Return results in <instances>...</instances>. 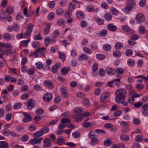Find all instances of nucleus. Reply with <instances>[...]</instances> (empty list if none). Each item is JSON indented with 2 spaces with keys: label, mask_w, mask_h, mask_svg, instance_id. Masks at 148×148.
Instances as JSON below:
<instances>
[{
  "label": "nucleus",
  "mask_w": 148,
  "mask_h": 148,
  "mask_svg": "<svg viewBox=\"0 0 148 148\" xmlns=\"http://www.w3.org/2000/svg\"><path fill=\"white\" fill-rule=\"evenodd\" d=\"M127 91L124 89L121 88L117 90L115 92V101L116 103L120 104L123 103L125 99Z\"/></svg>",
  "instance_id": "f257e3e1"
},
{
  "label": "nucleus",
  "mask_w": 148,
  "mask_h": 148,
  "mask_svg": "<svg viewBox=\"0 0 148 148\" xmlns=\"http://www.w3.org/2000/svg\"><path fill=\"white\" fill-rule=\"evenodd\" d=\"M89 115L90 113L89 112H87L79 114L78 115H75L74 116L75 119V122H81L83 116L87 117L89 116Z\"/></svg>",
  "instance_id": "f03ea898"
},
{
  "label": "nucleus",
  "mask_w": 148,
  "mask_h": 148,
  "mask_svg": "<svg viewBox=\"0 0 148 148\" xmlns=\"http://www.w3.org/2000/svg\"><path fill=\"white\" fill-rule=\"evenodd\" d=\"M110 96L109 92H105L101 95L100 97V101L101 102H106L107 98H109Z\"/></svg>",
  "instance_id": "7ed1b4c3"
},
{
  "label": "nucleus",
  "mask_w": 148,
  "mask_h": 148,
  "mask_svg": "<svg viewBox=\"0 0 148 148\" xmlns=\"http://www.w3.org/2000/svg\"><path fill=\"white\" fill-rule=\"evenodd\" d=\"M45 49L44 47H41L39 48L36 49L35 51L34 52H31L30 53L29 56L30 57L34 56L35 57H38L39 56V54L38 53V52H40V53H42V52L41 51L42 50H45Z\"/></svg>",
  "instance_id": "20e7f679"
},
{
  "label": "nucleus",
  "mask_w": 148,
  "mask_h": 148,
  "mask_svg": "<svg viewBox=\"0 0 148 148\" xmlns=\"http://www.w3.org/2000/svg\"><path fill=\"white\" fill-rule=\"evenodd\" d=\"M43 148H51V141L48 138L45 139L43 140Z\"/></svg>",
  "instance_id": "39448f33"
},
{
  "label": "nucleus",
  "mask_w": 148,
  "mask_h": 148,
  "mask_svg": "<svg viewBox=\"0 0 148 148\" xmlns=\"http://www.w3.org/2000/svg\"><path fill=\"white\" fill-rule=\"evenodd\" d=\"M24 117L22 119V121L25 123H27L31 121L32 118L31 115L26 112L23 113Z\"/></svg>",
  "instance_id": "423d86ee"
},
{
  "label": "nucleus",
  "mask_w": 148,
  "mask_h": 148,
  "mask_svg": "<svg viewBox=\"0 0 148 148\" xmlns=\"http://www.w3.org/2000/svg\"><path fill=\"white\" fill-rule=\"evenodd\" d=\"M61 67V64L59 62H57L53 65L51 69L52 72L53 73H56L59 69Z\"/></svg>",
  "instance_id": "0eeeda50"
},
{
  "label": "nucleus",
  "mask_w": 148,
  "mask_h": 148,
  "mask_svg": "<svg viewBox=\"0 0 148 148\" xmlns=\"http://www.w3.org/2000/svg\"><path fill=\"white\" fill-rule=\"evenodd\" d=\"M76 3H79L78 1L72 0V1L70 2L68 5V8L69 10H72L74 9L76 7Z\"/></svg>",
  "instance_id": "6e6552de"
},
{
  "label": "nucleus",
  "mask_w": 148,
  "mask_h": 148,
  "mask_svg": "<svg viewBox=\"0 0 148 148\" xmlns=\"http://www.w3.org/2000/svg\"><path fill=\"white\" fill-rule=\"evenodd\" d=\"M136 19L138 22L143 23L145 21V18L144 14L142 13L138 14L136 16Z\"/></svg>",
  "instance_id": "1a4fd4ad"
},
{
  "label": "nucleus",
  "mask_w": 148,
  "mask_h": 148,
  "mask_svg": "<svg viewBox=\"0 0 148 148\" xmlns=\"http://www.w3.org/2000/svg\"><path fill=\"white\" fill-rule=\"evenodd\" d=\"M60 90L61 92V95L62 97L64 98H67L69 97V95L67 92L66 88L64 86H63L61 88Z\"/></svg>",
  "instance_id": "9d476101"
},
{
  "label": "nucleus",
  "mask_w": 148,
  "mask_h": 148,
  "mask_svg": "<svg viewBox=\"0 0 148 148\" xmlns=\"http://www.w3.org/2000/svg\"><path fill=\"white\" fill-rule=\"evenodd\" d=\"M8 31L9 32H11L13 30H14L15 32H17L19 30V26L16 24H15L13 26L10 25L9 26Z\"/></svg>",
  "instance_id": "9b49d317"
},
{
  "label": "nucleus",
  "mask_w": 148,
  "mask_h": 148,
  "mask_svg": "<svg viewBox=\"0 0 148 148\" xmlns=\"http://www.w3.org/2000/svg\"><path fill=\"white\" fill-rule=\"evenodd\" d=\"M44 84L45 86H47L48 88L49 89L53 88L54 87L53 83L50 80L45 81Z\"/></svg>",
  "instance_id": "f8f14e48"
},
{
  "label": "nucleus",
  "mask_w": 148,
  "mask_h": 148,
  "mask_svg": "<svg viewBox=\"0 0 148 148\" xmlns=\"http://www.w3.org/2000/svg\"><path fill=\"white\" fill-rule=\"evenodd\" d=\"M52 98V95L50 93H47L43 97V99L45 102H49L51 100Z\"/></svg>",
  "instance_id": "ddd939ff"
},
{
  "label": "nucleus",
  "mask_w": 148,
  "mask_h": 148,
  "mask_svg": "<svg viewBox=\"0 0 148 148\" xmlns=\"http://www.w3.org/2000/svg\"><path fill=\"white\" fill-rule=\"evenodd\" d=\"M35 103H34L33 100L32 99H29L27 102V107L28 109L32 110L34 107Z\"/></svg>",
  "instance_id": "4468645a"
},
{
  "label": "nucleus",
  "mask_w": 148,
  "mask_h": 148,
  "mask_svg": "<svg viewBox=\"0 0 148 148\" xmlns=\"http://www.w3.org/2000/svg\"><path fill=\"white\" fill-rule=\"evenodd\" d=\"M122 30L125 32H129L130 34H132L134 33V31L132 29H131L130 27L127 25H123L121 27Z\"/></svg>",
  "instance_id": "2eb2a0df"
},
{
  "label": "nucleus",
  "mask_w": 148,
  "mask_h": 148,
  "mask_svg": "<svg viewBox=\"0 0 148 148\" xmlns=\"http://www.w3.org/2000/svg\"><path fill=\"white\" fill-rule=\"evenodd\" d=\"M70 70L69 67H64L62 68L60 71L61 74L62 75H65L67 74Z\"/></svg>",
  "instance_id": "dca6fc26"
},
{
  "label": "nucleus",
  "mask_w": 148,
  "mask_h": 148,
  "mask_svg": "<svg viewBox=\"0 0 148 148\" xmlns=\"http://www.w3.org/2000/svg\"><path fill=\"white\" fill-rule=\"evenodd\" d=\"M77 17L81 19H83L85 18V15L84 13L81 11H77L76 14Z\"/></svg>",
  "instance_id": "f3484780"
},
{
  "label": "nucleus",
  "mask_w": 148,
  "mask_h": 148,
  "mask_svg": "<svg viewBox=\"0 0 148 148\" xmlns=\"http://www.w3.org/2000/svg\"><path fill=\"white\" fill-rule=\"evenodd\" d=\"M107 28L109 30L112 32H115L117 29L116 27L112 24H108L107 26Z\"/></svg>",
  "instance_id": "a211bd4d"
},
{
  "label": "nucleus",
  "mask_w": 148,
  "mask_h": 148,
  "mask_svg": "<svg viewBox=\"0 0 148 148\" xmlns=\"http://www.w3.org/2000/svg\"><path fill=\"white\" fill-rule=\"evenodd\" d=\"M83 111V109L81 107H76L73 110V112L76 114V115H78Z\"/></svg>",
  "instance_id": "6ab92c4d"
},
{
  "label": "nucleus",
  "mask_w": 148,
  "mask_h": 148,
  "mask_svg": "<svg viewBox=\"0 0 148 148\" xmlns=\"http://www.w3.org/2000/svg\"><path fill=\"white\" fill-rule=\"evenodd\" d=\"M50 26L49 23H47L46 26L44 29L43 33L45 35L48 34L50 31Z\"/></svg>",
  "instance_id": "aec40b11"
},
{
  "label": "nucleus",
  "mask_w": 148,
  "mask_h": 148,
  "mask_svg": "<svg viewBox=\"0 0 148 148\" xmlns=\"http://www.w3.org/2000/svg\"><path fill=\"white\" fill-rule=\"evenodd\" d=\"M106 73L109 75H114L116 72L115 70L112 68H107L106 69Z\"/></svg>",
  "instance_id": "412c9836"
},
{
  "label": "nucleus",
  "mask_w": 148,
  "mask_h": 148,
  "mask_svg": "<svg viewBox=\"0 0 148 148\" xmlns=\"http://www.w3.org/2000/svg\"><path fill=\"white\" fill-rule=\"evenodd\" d=\"M30 41V39H28L25 40H23L21 42L20 46V47H27L28 46V43Z\"/></svg>",
  "instance_id": "4be33fe9"
},
{
  "label": "nucleus",
  "mask_w": 148,
  "mask_h": 148,
  "mask_svg": "<svg viewBox=\"0 0 148 148\" xmlns=\"http://www.w3.org/2000/svg\"><path fill=\"white\" fill-rule=\"evenodd\" d=\"M126 88L129 91V95H131L132 94L135 93V91L132 89V87L131 85L129 84L127 85Z\"/></svg>",
  "instance_id": "5701e85b"
},
{
  "label": "nucleus",
  "mask_w": 148,
  "mask_h": 148,
  "mask_svg": "<svg viewBox=\"0 0 148 148\" xmlns=\"http://www.w3.org/2000/svg\"><path fill=\"white\" fill-rule=\"evenodd\" d=\"M43 135V132H42V131L40 129L39 131L35 132L33 134L34 136L36 138L40 137Z\"/></svg>",
  "instance_id": "b1692460"
},
{
  "label": "nucleus",
  "mask_w": 148,
  "mask_h": 148,
  "mask_svg": "<svg viewBox=\"0 0 148 148\" xmlns=\"http://www.w3.org/2000/svg\"><path fill=\"white\" fill-rule=\"evenodd\" d=\"M126 5L132 8L133 9L135 5V3L132 0H127Z\"/></svg>",
  "instance_id": "393cba45"
},
{
  "label": "nucleus",
  "mask_w": 148,
  "mask_h": 148,
  "mask_svg": "<svg viewBox=\"0 0 148 148\" xmlns=\"http://www.w3.org/2000/svg\"><path fill=\"white\" fill-rule=\"evenodd\" d=\"M114 85H115L117 88L120 87L121 84L120 79L117 78L114 79L113 80Z\"/></svg>",
  "instance_id": "a878e982"
},
{
  "label": "nucleus",
  "mask_w": 148,
  "mask_h": 148,
  "mask_svg": "<svg viewBox=\"0 0 148 148\" xmlns=\"http://www.w3.org/2000/svg\"><path fill=\"white\" fill-rule=\"evenodd\" d=\"M104 18L106 20L110 21L112 20V17L110 13H107L105 14Z\"/></svg>",
  "instance_id": "bb28decb"
},
{
  "label": "nucleus",
  "mask_w": 148,
  "mask_h": 148,
  "mask_svg": "<svg viewBox=\"0 0 148 148\" xmlns=\"http://www.w3.org/2000/svg\"><path fill=\"white\" fill-rule=\"evenodd\" d=\"M91 140L90 143L92 146H94L98 144L99 142L98 139L95 138L90 139Z\"/></svg>",
  "instance_id": "cd10ccee"
},
{
  "label": "nucleus",
  "mask_w": 148,
  "mask_h": 148,
  "mask_svg": "<svg viewBox=\"0 0 148 148\" xmlns=\"http://www.w3.org/2000/svg\"><path fill=\"white\" fill-rule=\"evenodd\" d=\"M132 9V8L130 7L127 5H126V6L123 9H122V10L126 14H129L130 13V12L131 11Z\"/></svg>",
  "instance_id": "c85d7f7f"
},
{
  "label": "nucleus",
  "mask_w": 148,
  "mask_h": 148,
  "mask_svg": "<svg viewBox=\"0 0 148 148\" xmlns=\"http://www.w3.org/2000/svg\"><path fill=\"white\" fill-rule=\"evenodd\" d=\"M111 12L113 15L117 16L119 13V11L114 8H112L111 9Z\"/></svg>",
  "instance_id": "c756f323"
},
{
  "label": "nucleus",
  "mask_w": 148,
  "mask_h": 148,
  "mask_svg": "<svg viewBox=\"0 0 148 148\" xmlns=\"http://www.w3.org/2000/svg\"><path fill=\"white\" fill-rule=\"evenodd\" d=\"M103 48L104 51H108L111 50V47L110 45L108 44H106L103 45Z\"/></svg>",
  "instance_id": "7c9ffc66"
},
{
  "label": "nucleus",
  "mask_w": 148,
  "mask_h": 148,
  "mask_svg": "<svg viewBox=\"0 0 148 148\" xmlns=\"http://www.w3.org/2000/svg\"><path fill=\"white\" fill-rule=\"evenodd\" d=\"M121 52L119 50H116L113 52V56L116 58H119L121 55Z\"/></svg>",
  "instance_id": "2f4dec72"
},
{
  "label": "nucleus",
  "mask_w": 148,
  "mask_h": 148,
  "mask_svg": "<svg viewBox=\"0 0 148 148\" xmlns=\"http://www.w3.org/2000/svg\"><path fill=\"white\" fill-rule=\"evenodd\" d=\"M0 147L1 148H8V143L5 141L0 142Z\"/></svg>",
  "instance_id": "473e14b6"
},
{
  "label": "nucleus",
  "mask_w": 148,
  "mask_h": 148,
  "mask_svg": "<svg viewBox=\"0 0 148 148\" xmlns=\"http://www.w3.org/2000/svg\"><path fill=\"white\" fill-rule=\"evenodd\" d=\"M123 45V44L121 42H117L115 45V48L116 49L118 50L122 48Z\"/></svg>",
  "instance_id": "72a5a7b5"
},
{
  "label": "nucleus",
  "mask_w": 148,
  "mask_h": 148,
  "mask_svg": "<svg viewBox=\"0 0 148 148\" xmlns=\"http://www.w3.org/2000/svg\"><path fill=\"white\" fill-rule=\"evenodd\" d=\"M127 64L130 66H133L135 65V62L133 59H130L127 60Z\"/></svg>",
  "instance_id": "f704fd0d"
},
{
  "label": "nucleus",
  "mask_w": 148,
  "mask_h": 148,
  "mask_svg": "<svg viewBox=\"0 0 148 148\" xmlns=\"http://www.w3.org/2000/svg\"><path fill=\"white\" fill-rule=\"evenodd\" d=\"M7 12L9 14H11L13 13L14 9L11 6H9L7 8Z\"/></svg>",
  "instance_id": "c9c22d12"
},
{
  "label": "nucleus",
  "mask_w": 148,
  "mask_h": 148,
  "mask_svg": "<svg viewBox=\"0 0 148 148\" xmlns=\"http://www.w3.org/2000/svg\"><path fill=\"white\" fill-rule=\"evenodd\" d=\"M3 37V39L7 41L9 40L11 38L10 35L8 33H5L4 34Z\"/></svg>",
  "instance_id": "e433bc0d"
},
{
  "label": "nucleus",
  "mask_w": 148,
  "mask_h": 148,
  "mask_svg": "<svg viewBox=\"0 0 148 148\" xmlns=\"http://www.w3.org/2000/svg\"><path fill=\"white\" fill-rule=\"evenodd\" d=\"M65 143L64 139L63 138H60L57 140V143L59 145H62Z\"/></svg>",
  "instance_id": "4c0bfd02"
},
{
  "label": "nucleus",
  "mask_w": 148,
  "mask_h": 148,
  "mask_svg": "<svg viewBox=\"0 0 148 148\" xmlns=\"http://www.w3.org/2000/svg\"><path fill=\"white\" fill-rule=\"evenodd\" d=\"M70 10H66L65 12V16L67 18L71 17L72 15V12Z\"/></svg>",
  "instance_id": "58836bf2"
},
{
  "label": "nucleus",
  "mask_w": 148,
  "mask_h": 148,
  "mask_svg": "<svg viewBox=\"0 0 148 148\" xmlns=\"http://www.w3.org/2000/svg\"><path fill=\"white\" fill-rule=\"evenodd\" d=\"M45 44L46 45L48 46L51 42V40L49 37H46L44 39Z\"/></svg>",
  "instance_id": "ea45409f"
},
{
  "label": "nucleus",
  "mask_w": 148,
  "mask_h": 148,
  "mask_svg": "<svg viewBox=\"0 0 148 148\" xmlns=\"http://www.w3.org/2000/svg\"><path fill=\"white\" fill-rule=\"evenodd\" d=\"M32 46L34 48H39L40 46V43L37 41H34L32 43Z\"/></svg>",
  "instance_id": "a19ab883"
},
{
  "label": "nucleus",
  "mask_w": 148,
  "mask_h": 148,
  "mask_svg": "<svg viewBox=\"0 0 148 148\" xmlns=\"http://www.w3.org/2000/svg\"><path fill=\"white\" fill-rule=\"evenodd\" d=\"M120 124L121 126L124 127H127L130 125L129 122L124 121L121 122Z\"/></svg>",
  "instance_id": "79ce46f5"
},
{
  "label": "nucleus",
  "mask_w": 148,
  "mask_h": 148,
  "mask_svg": "<svg viewBox=\"0 0 148 148\" xmlns=\"http://www.w3.org/2000/svg\"><path fill=\"white\" fill-rule=\"evenodd\" d=\"M22 106L21 103H17L15 104L13 106V109L14 110H17L21 108Z\"/></svg>",
  "instance_id": "37998d69"
},
{
  "label": "nucleus",
  "mask_w": 148,
  "mask_h": 148,
  "mask_svg": "<svg viewBox=\"0 0 148 148\" xmlns=\"http://www.w3.org/2000/svg\"><path fill=\"white\" fill-rule=\"evenodd\" d=\"M33 28V25L31 23L28 24L27 26V31L31 33Z\"/></svg>",
  "instance_id": "c03bdc74"
},
{
  "label": "nucleus",
  "mask_w": 148,
  "mask_h": 148,
  "mask_svg": "<svg viewBox=\"0 0 148 148\" xmlns=\"http://www.w3.org/2000/svg\"><path fill=\"white\" fill-rule=\"evenodd\" d=\"M116 72L119 74H122L125 72L124 69L121 68H117L116 69Z\"/></svg>",
  "instance_id": "a18cd8bd"
},
{
  "label": "nucleus",
  "mask_w": 148,
  "mask_h": 148,
  "mask_svg": "<svg viewBox=\"0 0 148 148\" xmlns=\"http://www.w3.org/2000/svg\"><path fill=\"white\" fill-rule=\"evenodd\" d=\"M104 144L106 146H109L113 144L111 140L110 139H106L103 142Z\"/></svg>",
  "instance_id": "49530a36"
},
{
  "label": "nucleus",
  "mask_w": 148,
  "mask_h": 148,
  "mask_svg": "<svg viewBox=\"0 0 148 148\" xmlns=\"http://www.w3.org/2000/svg\"><path fill=\"white\" fill-rule=\"evenodd\" d=\"M36 67L38 69H41L43 68V65L42 62H37L36 64Z\"/></svg>",
  "instance_id": "de8ad7c7"
},
{
  "label": "nucleus",
  "mask_w": 148,
  "mask_h": 148,
  "mask_svg": "<svg viewBox=\"0 0 148 148\" xmlns=\"http://www.w3.org/2000/svg\"><path fill=\"white\" fill-rule=\"evenodd\" d=\"M120 139L122 140L127 141L129 140V137L126 135H121L120 136Z\"/></svg>",
  "instance_id": "09e8293b"
},
{
  "label": "nucleus",
  "mask_w": 148,
  "mask_h": 148,
  "mask_svg": "<svg viewBox=\"0 0 148 148\" xmlns=\"http://www.w3.org/2000/svg\"><path fill=\"white\" fill-rule=\"evenodd\" d=\"M96 21L99 25H102L103 24L104 22V20L103 19L100 18H97Z\"/></svg>",
  "instance_id": "8fccbe9b"
},
{
  "label": "nucleus",
  "mask_w": 148,
  "mask_h": 148,
  "mask_svg": "<svg viewBox=\"0 0 148 148\" xmlns=\"http://www.w3.org/2000/svg\"><path fill=\"white\" fill-rule=\"evenodd\" d=\"M29 89V87L26 85H24L21 86V91L23 92H25L27 91Z\"/></svg>",
  "instance_id": "3c124183"
},
{
  "label": "nucleus",
  "mask_w": 148,
  "mask_h": 148,
  "mask_svg": "<svg viewBox=\"0 0 148 148\" xmlns=\"http://www.w3.org/2000/svg\"><path fill=\"white\" fill-rule=\"evenodd\" d=\"M29 136L27 135H25L23 136L21 138V140L23 142H25L29 140Z\"/></svg>",
  "instance_id": "603ef678"
},
{
  "label": "nucleus",
  "mask_w": 148,
  "mask_h": 148,
  "mask_svg": "<svg viewBox=\"0 0 148 148\" xmlns=\"http://www.w3.org/2000/svg\"><path fill=\"white\" fill-rule=\"evenodd\" d=\"M143 103L141 101H139L134 103V107L137 108H140Z\"/></svg>",
  "instance_id": "864d4df0"
},
{
  "label": "nucleus",
  "mask_w": 148,
  "mask_h": 148,
  "mask_svg": "<svg viewBox=\"0 0 148 148\" xmlns=\"http://www.w3.org/2000/svg\"><path fill=\"white\" fill-rule=\"evenodd\" d=\"M48 6L51 9L53 8L55 5V1H49L48 3Z\"/></svg>",
  "instance_id": "5fc2aeb1"
},
{
  "label": "nucleus",
  "mask_w": 148,
  "mask_h": 148,
  "mask_svg": "<svg viewBox=\"0 0 148 148\" xmlns=\"http://www.w3.org/2000/svg\"><path fill=\"white\" fill-rule=\"evenodd\" d=\"M80 133L77 131L75 132L72 133V136L74 138H79L80 136Z\"/></svg>",
  "instance_id": "6e6d98bb"
},
{
  "label": "nucleus",
  "mask_w": 148,
  "mask_h": 148,
  "mask_svg": "<svg viewBox=\"0 0 148 148\" xmlns=\"http://www.w3.org/2000/svg\"><path fill=\"white\" fill-rule=\"evenodd\" d=\"M61 122L62 124L65 123H70L71 122V120L68 118H64L61 119Z\"/></svg>",
  "instance_id": "4d7b16f0"
},
{
  "label": "nucleus",
  "mask_w": 148,
  "mask_h": 148,
  "mask_svg": "<svg viewBox=\"0 0 148 148\" xmlns=\"http://www.w3.org/2000/svg\"><path fill=\"white\" fill-rule=\"evenodd\" d=\"M83 51L86 53L88 54H91L92 53V51L90 49L84 47L83 48Z\"/></svg>",
  "instance_id": "13d9d810"
},
{
  "label": "nucleus",
  "mask_w": 148,
  "mask_h": 148,
  "mask_svg": "<svg viewBox=\"0 0 148 148\" xmlns=\"http://www.w3.org/2000/svg\"><path fill=\"white\" fill-rule=\"evenodd\" d=\"M139 31L140 34H144L145 32L146 29L144 27L141 26L139 27Z\"/></svg>",
  "instance_id": "bf43d9fd"
},
{
  "label": "nucleus",
  "mask_w": 148,
  "mask_h": 148,
  "mask_svg": "<svg viewBox=\"0 0 148 148\" xmlns=\"http://www.w3.org/2000/svg\"><path fill=\"white\" fill-rule=\"evenodd\" d=\"M79 58L81 59V60H87L88 59V57L87 55L85 54H82L80 56Z\"/></svg>",
  "instance_id": "052dcab7"
},
{
  "label": "nucleus",
  "mask_w": 148,
  "mask_h": 148,
  "mask_svg": "<svg viewBox=\"0 0 148 148\" xmlns=\"http://www.w3.org/2000/svg\"><path fill=\"white\" fill-rule=\"evenodd\" d=\"M91 48L93 50H97L98 49L97 43L95 42L91 44Z\"/></svg>",
  "instance_id": "680f3d73"
},
{
  "label": "nucleus",
  "mask_w": 148,
  "mask_h": 148,
  "mask_svg": "<svg viewBox=\"0 0 148 148\" xmlns=\"http://www.w3.org/2000/svg\"><path fill=\"white\" fill-rule=\"evenodd\" d=\"M126 55L127 56H130L133 53L132 50L131 49H128L126 50L125 52Z\"/></svg>",
  "instance_id": "e2e57ef3"
},
{
  "label": "nucleus",
  "mask_w": 148,
  "mask_h": 148,
  "mask_svg": "<svg viewBox=\"0 0 148 148\" xmlns=\"http://www.w3.org/2000/svg\"><path fill=\"white\" fill-rule=\"evenodd\" d=\"M63 12V10L61 8H60L57 9L56 12V14L58 15H62Z\"/></svg>",
  "instance_id": "0e129e2a"
},
{
  "label": "nucleus",
  "mask_w": 148,
  "mask_h": 148,
  "mask_svg": "<svg viewBox=\"0 0 148 148\" xmlns=\"http://www.w3.org/2000/svg\"><path fill=\"white\" fill-rule=\"evenodd\" d=\"M139 36L137 34H133L131 35L130 36V38L135 41L139 39Z\"/></svg>",
  "instance_id": "69168bd1"
},
{
  "label": "nucleus",
  "mask_w": 148,
  "mask_h": 148,
  "mask_svg": "<svg viewBox=\"0 0 148 148\" xmlns=\"http://www.w3.org/2000/svg\"><path fill=\"white\" fill-rule=\"evenodd\" d=\"M29 97V95L27 93H25L21 95V98L23 100H25L27 99Z\"/></svg>",
  "instance_id": "338daca9"
},
{
  "label": "nucleus",
  "mask_w": 148,
  "mask_h": 148,
  "mask_svg": "<svg viewBox=\"0 0 148 148\" xmlns=\"http://www.w3.org/2000/svg\"><path fill=\"white\" fill-rule=\"evenodd\" d=\"M107 34V31L106 29H103L100 32V35L102 37L106 36Z\"/></svg>",
  "instance_id": "774afa93"
}]
</instances>
